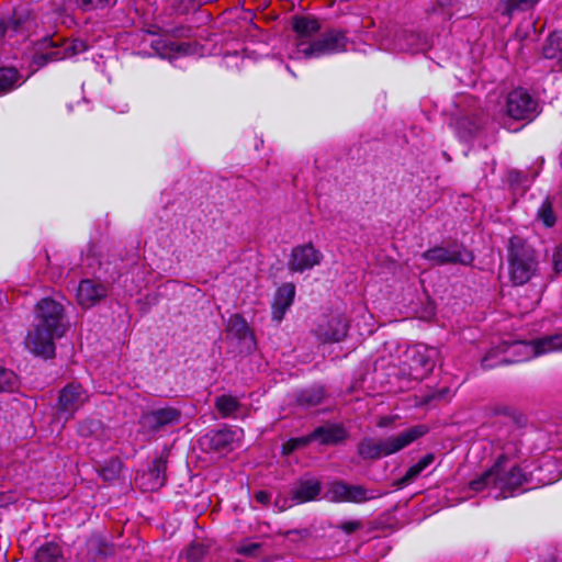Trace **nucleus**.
Listing matches in <instances>:
<instances>
[{
	"mask_svg": "<svg viewBox=\"0 0 562 562\" xmlns=\"http://www.w3.org/2000/svg\"><path fill=\"white\" fill-rule=\"evenodd\" d=\"M497 443L502 452L495 463L477 479L471 481L469 486L474 492L490 488L496 492V498H507L527 482V476L521 469L510 463V460L521 454L522 445L518 430L508 431L507 427L501 429Z\"/></svg>",
	"mask_w": 562,
	"mask_h": 562,
	"instance_id": "1",
	"label": "nucleus"
},
{
	"mask_svg": "<svg viewBox=\"0 0 562 562\" xmlns=\"http://www.w3.org/2000/svg\"><path fill=\"white\" fill-rule=\"evenodd\" d=\"M34 329L27 334L26 347L36 356L52 358L55 355L54 340L65 335L64 307L52 299H43L36 305Z\"/></svg>",
	"mask_w": 562,
	"mask_h": 562,
	"instance_id": "2",
	"label": "nucleus"
},
{
	"mask_svg": "<svg viewBox=\"0 0 562 562\" xmlns=\"http://www.w3.org/2000/svg\"><path fill=\"white\" fill-rule=\"evenodd\" d=\"M427 430L426 426L417 425L385 439L364 438L358 445V453L364 460H376L387 457L409 446L423 437Z\"/></svg>",
	"mask_w": 562,
	"mask_h": 562,
	"instance_id": "3",
	"label": "nucleus"
},
{
	"mask_svg": "<svg viewBox=\"0 0 562 562\" xmlns=\"http://www.w3.org/2000/svg\"><path fill=\"white\" fill-rule=\"evenodd\" d=\"M507 251L512 282L515 285L527 283L538 270L535 248L525 238L514 235L508 240Z\"/></svg>",
	"mask_w": 562,
	"mask_h": 562,
	"instance_id": "4",
	"label": "nucleus"
},
{
	"mask_svg": "<svg viewBox=\"0 0 562 562\" xmlns=\"http://www.w3.org/2000/svg\"><path fill=\"white\" fill-rule=\"evenodd\" d=\"M87 48L82 41H68L59 36L45 37L40 50L34 56V63L42 67L49 61H58L72 57Z\"/></svg>",
	"mask_w": 562,
	"mask_h": 562,
	"instance_id": "5",
	"label": "nucleus"
},
{
	"mask_svg": "<svg viewBox=\"0 0 562 562\" xmlns=\"http://www.w3.org/2000/svg\"><path fill=\"white\" fill-rule=\"evenodd\" d=\"M346 46V33L340 30H329L316 40L301 42L299 44V53L304 58H317L344 52Z\"/></svg>",
	"mask_w": 562,
	"mask_h": 562,
	"instance_id": "6",
	"label": "nucleus"
},
{
	"mask_svg": "<svg viewBox=\"0 0 562 562\" xmlns=\"http://www.w3.org/2000/svg\"><path fill=\"white\" fill-rule=\"evenodd\" d=\"M439 352L436 348L425 345H415L407 348L405 352V364L408 367V374L414 380H423L435 368Z\"/></svg>",
	"mask_w": 562,
	"mask_h": 562,
	"instance_id": "7",
	"label": "nucleus"
},
{
	"mask_svg": "<svg viewBox=\"0 0 562 562\" xmlns=\"http://www.w3.org/2000/svg\"><path fill=\"white\" fill-rule=\"evenodd\" d=\"M506 113L514 120L531 121L538 114V102L525 89H514L506 99Z\"/></svg>",
	"mask_w": 562,
	"mask_h": 562,
	"instance_id": "8",
	"label": "nucleus"
},
{
	"mask_svg": "<svg viewBox=\"0 0 562 562\" xmlns=\"http://www.w3.org/2000/svg\"><path fill=\"white\" fill-rule=\"evenodd\" d=\"M422 257L438 266L447 263L470 265L473 261V255L459 244H451L447 247H434L426 250Z\"/></svg>",
	"mask_w": 562,
	"mask_h": 562,
	"instance_id": "9",
	"label": "nucleus"
},
{
	"mask_svg": "<svg viewBox=\"0 0 562 562\" xmlns=\"http://www.w3.org/2000/svg\"><path fill=\"white\" fill-rule=\"evenodd\" d=\"M87 401L88 394L81 384L71 382L59 392L58 414L69 420Z\"/></svg>",
	"mask_w": 562,
	"mask_h": 562,
	"instance_id": "10",
	"label": "nucleus"
},
{
	"mask_svg": "<svg viewBox=\"0 0 562 562\" xmlns=\"http://www.w3.org/2000/svg\"><path fill=\"white\" fill-rule=\"evenodd\" d=\"M348 323L339 314L324 315L316 325L314 334L322 342H338L347 334Z\"/></svg>",
	"mask_w": 562,
	"mask_h": 562,
	"instance_id": "11",
	"label": "nucleus"
},
{
	"mask_svg": "<svg viewBox=\"0 0 562 562\" xmlns=\"http://www.w3.org/2000/svg\"><path fill=\"white\" fill-rule=\"evenodd\" d=\"M181 412L175 407H162L142 415L139 424L143 428L157 432L167 426L180 423Z\"/></svg>",
	"mask_w": 562,
	"mask_h": 562,
	"instance_id": "12",
	"label": "nucleus"
},
{
	"mask_svg": "<svg viewBox=\"0 0 562 562\" xmlns=\"http://www.w3.org/2000/svg\"><path fill=\"white\" fill-rule=\"evenodd\" d=\"M323 260V255L313 244L296 246L292 249L289 260V269L294 272H303L318 266Z\"/></svg>",
	"mask_w": 562,
	"mask_h": 562,
	"instance_id": "13",
	"label": "nucleus"
},
{
	"mask_svg": "<svg viewBox=\"0 0 562 562\" xmlns=\"http://www.w3.org/2000/svg\"><path fill=\"white\" fill-rule=\"evenodd\" d=\"M108 288L100 281L85 279L77 289V301L82 307H91L104 299Z\"/></svg>",
	"mask_w": 562,
	"mask_h": 562,
	"instance_id": "14",
	"label": "nucleus"
},
{
	"mask_svg": "<svg viewBox=\"0 0 562 562\" xmlns=\"http://www.w3.org/2000/svg\"><path fill=\"white\" fill-rule=\"evenodd\" d=\"M295 296V286L293 283L282 284L276 292L272 304V318L281 322L285 312L292 305Z\"/></svg>",
	"mask_w": 562,
	"mask_h": 562,
	"instance_id": "15",
	"label": "nucleus"
},
{
	"mask_svg": "<svg viewBox=\"0 0 562 562\" xmlns=\"http://www.w3.org/2000/svg\"><path fill=\"white\" fill-rule=\"evenodd\" d=\"M293 29L297 36L293 57L301 58L302 54L299 53V44L304 41H313L312 36L319 31L321 25L314 18L302 16L294 20Z\"/></svg>",
	"mask_w": 562,
	"mask_h": 562,
	"instance_id": "16",
	"label": "nucleus"
},
{
	"mask_svg": "<svg viewBox=\"0 0 562 562\" xmlns=\"http://www.w3.org/2000/svg\"><path fill=\"white\" fill-rule=\"evenodd\" d=\"M348 432L342 425L334 424L321 426L311 434L312 440H318L323 445H336L344 441Z\"/></svg>",
	"mask_w": 562,
	"mask_h": 562,
	"instance_id": "17",
	"label": "nucleus"
},
{
	"mask_svg": "<svg viewBox=\"0 0 562 562\" xmlns=\"http://www.w3.org/2000/svg\"><path fill=\"white\" fill-rule=\"evenodd\" d=\"M321 482L315 479L302 480L292 490V501L297 504L314 501L321 493Z\"/></svg>",
	"mask_w": 562,
	"mask_h": 562,
	"instance_id": "18",
	"label": "nucleus"
},
{
	"mask_svg": "<svg viewBox=\"0 0 562 562\" xmlns=\"http://www.w3.org/2000/svg\"><path fill=\"white\" fill-rule=\"evenodd\" d=\"M536 345H525L522 348L531 355L542 356L562 350V334L558 333L535 340Z\"/></svg>",
	"mask_w": 562,
	"mask_h": 562,
	"instance_id": "19",
	"label": "nucleus"
},
{
	"mask_svg": "<svg viewBox=\"0 0 562 562\" xmlns=\"http://www.w3.org/2000/svg\"><path fill=\"white\" fill-rule=\"evenodd\" d=\"M166 470L167 461L164 458H157L153 461V464L148 472L143 475L146 479V483H142L146 490L155 491L160 488L166 483Z\"/></svg>",
	"mask_w": 562,
	"mask_h": 562,
	"instance_id": "20",
	"label": "nucleus"
},
{
	"mask_svg": "<svg viewBox=\"0 0 562 562\" xmlns=\"http://www.w3.org/2000/svg\"><path fill=\"white\" fill-rule=\"evenodd\" d=\"M236 432L232 429L224 428L216 431H212L204 437V441L207 442L210 449L221 452L231 448L235 440Z\"/></svg>",
	"mask_w": 562,
	"mask_h": 562,
	"instance_id": "21",
	"label": "nucleus"
},
{
	"mask_svg": "<svg viewBox=\"0 0 562 562\" xmlns=\"http://www.w3.org/2000/svg\"><path fill=\"white\" fill-rule=\"evenodd\" d=\"M214 406L222 418H235L241 404L238 397L231 394H223L215 398Z\"/></svg>",
	"mask_w": 562,
	"mask_h": 562,
	"instance_id": "22",
	"label": "nucleus"
},
{
	"mask_svg": "<svg viewBox=\"0 0 562 562\" xmlns=\"http://www.w3.org/2000/svg\"><path fill=\"white\" fill-rule=\"evenodd\" d=\"M226 330L228 335L240 341L252 340V334L247 322L238 314H234L228 318Z\"/></svg>",
	"mask_w": 562,
	"mask_h": 562,
	"instance_id": "23",
	"label": "nucleus"
},
{
	"mask_svg": "<svg viewBox=\"0 0 562 562\" xmlns=\"http://www.w3.org/2000/svg\"><path fill=\"white\" fill-rule=\"evenodd\" d=\"M325 396V390L321 385H313L302 390L296 397L297 404L303 407H314L319 405Z\"/></svg>",
	"mask_w": 562,
	"mask_h": 562,
	"instance_id": "24",
	"label": "nucleus"
},
{
	"mask_svg": "<svg viewBox=\"0 0 562 562\" xmlns=\"http://www.w3.org/2000/svg\"><path fill=\"white\" fill-rule=\"evenodd\" d=\"M383 494L373 490H367L361 485H349L348 498L349 503H364L367 501L381 497Z\"/></svg>",
	"mask_w": 562,
	"mask_h": 562,
	"instance_id": "25",
	"label": "nucleus"
},
{
	"mask_svg": "<svg viewBox=\"0 0 562 562\" xmlns=\"http://www.w3.org/2000/svg\"><path fill=\"white\" fill-rule=\"evenodd\" d=\"M61 558V550L58 544L48 542L41 546L35 553L36 562H57Z\"/></svg>",
	"mask_w": 562,
	"mask_h": 562,
	"instance_id": "26",
	"label": "nucleus"
},
{
	"mask_svg": "<svg viewBox=\"0 0 562 562\" xmlns=\"http://www.w3.org/2000/svg\"><path fill=\"white\" fill-rule=\"evenodd\" d=\"M537 220L540 221L546 227L554 226L557 216L553 212L552 201L549 196L544 199L537 211Z\"/></svg>",
	"mask_w": 562,
	"mask_h": 562,
	"instance_id": "27",
	"label": "nucleus"
},
{
	"mask_svg": "<svg viewBox=\"0 0 562 562\" xmlns=\"http://www.w3.org/2000/svg\"><path fill=\"white\" fill-rule=\"evenodd\" d=\"M539 0H505L502 13L512 16L515 12H522L533 8Z\"/></svg>",
	"mask_w": 562,
	"mask_h": 562,
	"instance_id": "28",
	"label": "nucleus"
},
{
	"mask_svg": "<svg viewBox=\"0 0 562 562\" xmlns=\"http://www.w3.org/2000/svg\"><path fill=\"white\" fill-rule=\"evenodd\" d=\"M349 484L342 481H334L329 484L327 490V498L331 502L342 503L347 502Z\"/></svg>",
	"mask_w": 562,
	"mask_h": 562,
	"instance_id": "29",
	"label": "nucleus"
},
{
	"mask_svg": "<svg viewBox=\"0 0 562 562\" xmlns=\"http://www.w3.org/2000/svg\"><path fill=\"white\" fill-rule=\"evenodd\" d=\"M19 74L14 68H0V92H7L16 86Z\"/></svg>",
	"mask_w": 562,
	"mask_h": 562,
	"instance_id": "30",
	"label": "nucleus"
},
{
	"mask_svg": "<svg viewBox=\"0 0 562 562\" xmlns=\"http://www.w3.org/2000/svg\"><path fill=\"white\" fill-rule=\"evenodd\" d=\"M121 470V461L119 459H111L100 469L99 473L104 481L112 482L119 477Z\"/></svg>",
	"mask_w": 562,
	"mask_h": 562,
	"instance_id": "31",
	"label": "nucleus"
},
{
	"mask_svg": "<svg viewBox=\"0 0 562 562\" xmlns=\"http://www.w3.org/2000/svg\"><path fill=\"white\" fill-rule=\"evenodd\" d=\"M525 345H536V342H535V340H532V341H517V342L513 344L510 347L512 353L515 355L517 357V359H515L514 361H509L507 359H502V361L499 363L507 364V363L525 361V360H529L535 357H538V355H531V353L527 352V350H525L522 348V346H525Z\"/></svg>",
	"mask_w": 562,
	"mask_h": 562,
	"instance_id": "32",
	"label": "nucleus"
},
{
	"mask_svg": "<svg viewBox=\"0 0 562 562\" xmlns=\"http://www.w3.org/2000/svg\"><path fill=\"white\" fill-rule=\"evenodd\" d=\"M19 380L11 370L0 368V392H13L18 389Z\"/></svg>",
	"mask_w": 562,
	"mask_h": 562,
	"instance_id": "33",
	"label": "nucleus"
},
{
	"mask_svg": "<svg viewBox=\"0 0 562 562\" xmlns=\"http://www.w3.org/2000/svg\"><path fill=\"white\" fill-rule=\"evenodd\" d=\"M78 3L81 9L89 11L112 7L116 3V0H78Z\"/></svg>",
	"mask_w": 562,
	"mask_h": 562,
	"instance_id": "34",
	"label": "nucleus"
},
{
	"mask_svg": "<svg viewBox=\"0 0 562 562\" xmlns=\"http://www.w3.org/2000/svg\"><path fill=\"white\" fill-rule=\"evenodd\" d=\"M310 441H312L311 435L302 438H292L283 445V453L289 454L294 450L306 446Z\"/></svg>",
	"mask_w": 562,
	"mask_h": 562,
	"instance_id": "35",
	"label": "nucleus"
},
{
	"mask_svg": "<svg viewBox=\"0 0 562 562\" xmlns=\"http://www.w3.org/2000/svg\"><path fill=\"white\" fill-rule=\"evenodd\" d=\"M205 553L201 543H192L187 550V558L190 562H199Z\"/></svg>",
	"mask_w": 562,
	"mask_h": 562,
	"instance_id": "36",
	"label": "nucleus"
},
{
	"mask_svg": "<svg viewBox=\"0 0 562 562\" xmlns=\"http://www.w3.org/2000/svg\"><path fill=\"white\" fill-rule=\"evenodd\" d=\"M420 473L416 464L409 467L405 475L397 481V485L403 487L411 484Z\"/></svg>",
	"mask_w": 562,
	"mask_h": 562,
	"instance_id": "37",
	"label": "nucleus"
},
{
	"mask_svg": "<svg viewBox=\"0 0 562 562\" xmlns=\"http://www.w3.org/2000/svg\"><path fill=\"white\" fill-rule=\"evenodd\" d=\"M260 548L261 544L257 542L244 543L237 548V553L246 557H256Z\"/></svg>",
	"mask_w": 562,
	"mask_h": 562,
	"instance_id": "38",
	"label": "nucleus"
},
{
	"mask_svg": "<svg viewBox=\"0 0 562 562\" xmlns=\"http://www.w3.org/2000/svg\"><path fill=\"white\" fill-rule=\"evenodd\" d=\"M100 426L99 422L89 420L80 424L79 432L81 436H89L93 434Z\"/></svg>",
	"mask_w": 562,
	"mask_h": 562,
	"instance_id": "39",
	"label": "nucleus"
},
{
	"mask_svg": "<svg viewBox=\"0 0 562 562\" xmlns=\"http://www.w3.org/2000/svg\"><path fill=\"white\" fill-rule=\"evenodd\" d=\"M553 269L557 273L562 274V244L553 254Z\"/></svg>",
	"mask_w": 562,
	"mask_h": 562,
	"instance_id": "40",
	"label": "nucleus"
},
{
	"mask_svg": "<svg viewBox=\"0 0 562 562\" xmlns=\"http://www.w3.org/2000/svg\"><path fill=\"white\" fill-rule=\"evenodd\" d=\"M435 461V454L434 453H427L425 454L417 463V468L420 472L426 470L432 462Z\"/></svg>",
	"mask_w": 562,
	"mask_h": 562,
	"instance_id": "41",
	"label": "nucleus"
},
{
	"mask_svg": "<svg viewBox=\"0 0 562 562\" xmlns=\"http://www.w3.org/2000/svg\"><path fill=\"white\" fill-rule=\"evenodd\" d=\"M361 528L360 521L350 520L345 521L340 525V529L344 530L346 533H352Z\"/></svg>",
	"mask_w": 562,
	"mask_h": 562,
	"instance_id": "42",
	"label": "nucleus"
},
{
	"mask_svg": "<svg viewBox=\"0 0 562 562\" xmlns=\"http://www.w3.org/2000/svg\"><path fill=\"white\" fill-rule=\"evenodd\" d=\"M165 46L168 48L169 53H171V54H186L187 49H188V46L186 44H178L175 42H170L169 44H166Z\"/></svg>",
	"mask_w": 562,
	"mask_h": 562,
	"instance_id": "43",
	"label": "nucleus"
},
{
	"mask_svg": "<svg viewBox=\"0 0 562 562\" xmlns=\"http://www.w3.org/2000/svg\"><path fill=\"white\" fill-rule=\"evenodd\" d=\"M254 497L258 503L267 505L270 502L271 495L266 491H258Z\"/></svg>",
	"mask_w": 562,
	"mask_h": 562,
	"instance_id": "44",
	"label": "nucleus"
},
{
	"mask_svg": "<svg viewBox=\"0 0 562 562\" xmlns=\"http://www.w3.org/2000/svg\"><path fill=\"white\" fill-rule=\"evenodd\" d=\"M449 394H450V389L449 387H442L437 393H435L431 396V398H434V400H446Z\"/></svg>",
	"mask_w": 562,
	"mask_h": 562,
	"instance_id": "45",
	"label": "nucleus"
},
{
	"mask_svg": "<svg viewBox=\"0 0 562 562\" xmlns=\"http://www.w3.org/2000/svg\"><path fill=\"white\" fill-rule=\"evenodd\" d=\"M520 176H521V172L518 170L510 171V173H509L510 180L513 182H517V183L521 182V180L519 179Z\"/></svg>",
	"mask_w": 562,
	"mask_h": 562,
	"instance_id": "46",
	"label": "nucleus"
},
{
	"mask_svg": "<svg viewBox=\"0 0 562 562\" xmlns=\"http://www.w3.org/2000/svg\"><path fill=\"white\" fill-rule=\"evenodd\" d=\"M491 355H487L486 357L483 358L482 360V367L485 368V369H491L494 367L493 363H491Z\"/></svg>",
	"mask_w": 562,
	"mask_h": 562,
	"instance_id": "47",
	"label": "nucleus"
},
{
	"mask_svg": "<svg viewBox=\"0 0 562 562\" xmlns=\"http://www.w3.org/2000/svg\"><path fill=\"white\" fill-rule=\"evenodd\" d=\"M389 423H390L389 418H381L380 422L378 423V426L385 427L389 425Z\"/></svg>",
	"mask_w": 562,
	"mask_h": 562,
	"instance_id": "48",
	"label": "nucleus"
},
{
	"mask_svg": "<svg viewBox=\"0 0 562 562\" xmlns=\"http://www.w3.org/2000/svg\"><path fill=\"white\" fill-rule=\"evenodd\" d=\"M7 26L3 22L0 23V38L4 36Z\"/></svg>",
	"mask_w": 562,
	"mask_h": 562,
	"instance_id": "49",
	"label": "nucleus"
},
{
	"mask_svg": "<svg viewBox=\"0 0 562 562\" xmlns=\"http://www.w3.org/2000/svg\"><path fill=\"white\" fill-rule=\"evenodd\" d=\"M543 54H544V56H546L547 58H553V57H554V55H553V54H551V53L549 52V49H547V48H544Z\"/></svg>",
	"mask_w": 562,
	"mask_h": 562,
	"instance_id": "50",
	"label": "nucleus"
},
{
	"mask_svg": "<svg viewBox=\"0 0 562 562\" xmlns=\"http://www.w3.org/2000/svg\"><path fill=\"white\" fill-rule=\"evenodd\" d=\"M543 562H555V559H554V558H549V559H547V560H546V561H543Z\"/></svg>",
	"mask_w": 562,
	"mask_h": 562,
	"instance_id": "51",
	"label": "nucleus"
},
{
	"mask_svg": "<svg viewBox=\"0 0 562 562\" xmlns=\"http://www.w3.org/2000/svg\"><path fill=\"white\" fill-rule=\"evenodd\" d=\"M559 64L561 65L562 67V54H561V57L559 58Z\"/></svg>",
	"mask_w": 562,
	"mask_h": 562,
	"instance_id": "52",
	"label": "nucleus"
}]
</instances>
